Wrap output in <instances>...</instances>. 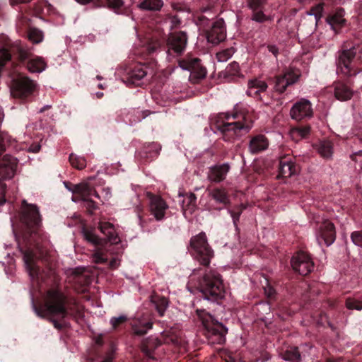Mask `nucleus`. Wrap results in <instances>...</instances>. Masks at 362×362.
<instances>
[{
    "instance_id": "1",
    "label": "nucleus",
    "mask_w": 362,
    "mask_h": 362,
    "mask_svg": "<svg viewBox=\"0 0 362 362\" xmlns=\"http://www.w3.org/2000/svg\"><path fill=\"white\" fill-rule=\"evenodd\" d=\"M67 297L59 286L49 288L43 296L42 310L35 308L36 313L41 317H48L54 327L61 329L65 327L64 319L71 315L67 308Z\"/></svg>"
},
{
    "instance_id": "2",
    "label": "nucleus",
    "mask_w": 362,
    "mask_h": 362,
    "mask_svg": "<svg viewBox=\"0 0 362 362\" xmlns=\"http://www.w3.org/2000/svg\"><path fill=\"white\" fill-rule=\"evenodd\" d=\"M226 121L218 126V129L226 141L233 142L247 134L253 127V120L248 110L236 106L231 113L223 114Z\"/></svg>"
},
{
    "instance_id": "3",
    "label": "nucleus",
    "mask_w": 362,
    "mask_h": 362,
    "mask_svg": "<svg viewBox=\"0 0 362 362\" xmlns=\"http://www.w3.org/2000/svg\"><path fill=\"white\" fill-rule=\"evenodd\" d=\"M198 288L204 296V300H215L224 294V286L221 276L214 270L205 272L198 284Z\"/></svg>"
},
{
    "instance_id": "4",
    "label": "nucleus",
    "mask_w": 362,
    "mask_h": 362,
    "mask_svg": "<svg viewBox=\"0 0 362 362\" xmlns=\"http://www.w3.org/2000/svg\"><path fill=\"white\" fill-rule=\"evenodd\" d=\"M197 314L206 329V336L209 342L213 344H223L228 329L204 310L197 309Z\"/></svg>"
},
{
    "instance_id": "5",
    "label": "nucleus",
    "mask_w": 362,
    "mask_h": 362,
    "mask_svg": "<svg viewBox=\"0 0 362 362\" xmlns=\"http://www.w3.org/2000/svg\"><path fill=\"white\" fill-rule=\"evenodd\" d=\"M189 251L200 264L209 266L214 252L208 243L206 233L201 232L191 238L189 241Z\"/></svg>"
},
{
    "instance_id": "6",
    "label": "nucleus",
    "mask_w": 362,
    "mask_h": 362,
    "mask_svg": "<svg viewBox=\"0 0 362 362\" xmlns=\"http://www.w3.org/2000/svg\"><path fill=\"white\" fill-rule=\"evenodd\" d=\"M21 221L30 230H35L42 225V218L39 208L35 204H28L25 200L22 202Z\"/></svg>"
},
{
    "instance_id": "7",
    "label": "nucleus",
    "mask_w": 362,
    "mask_h": 362,
    "mask_svg": "<svg viewBox=\"0 0 362 362\" xmlns=\"http://www.w3.org/2000/svg\"><path fill=\"white\" fill-rule=\"evenodd\" d=\"M179 64L182 69L190 72L189 79L194 83H198L206 75V69L202 65L201 61L198 58L187 57L180 61Z\"/></svg>"
},
{
    "instance_id": "8",
    "label": "nucleus",
    "mask_w": 362,
    "mask_h": 362,
    "mask_svg": "<svg viewBox=\"0 0 362 362\" xmlns=\"http://www.w3.org/2000/svg\"><path fill=\"white\" fill-rule=\"evenodd\" d=\"M35 88L34 81L28 76H19L13 80L11 93L15 98H25L30 95Z\"/></svg>"
},
{
    "instance_id": "9",
    "label": "nucleus",
    "mask_w": 362,
    "mask_h": 362,
    "mask_svg": "<svg viewBox=\"0 0 362 362\" xmlns=\"http://www.w3.org/2000/svg\"><path fill=\"white\" fill-rule=\"evenodd\" d=\"M317 240L320 245H331L335 240L336 231L334 224L329 220H323L317 224Z\"/></svg>"
},
{
    "instance_id": "10",
    "label": "nucleus",
    "mask_w": 362,
    "mask_h": 362,
    "mask_svg": "<svg viewBox=\"0 0 362 362\" xmlns=\"http://www.w3.org/2000/svg\"><path fill=\"white\" fill-rule=\"evenodd\" d=\"M72 192L74 197L72 198L73 201L76 202L78 199H81L84 202L88 203L89 207L95 209L96 206L93 202L90 200V197L94 196L95 197L100 199L98 193L87 182H81L78 185H75L72 189Z\"/></svg>"
},
{
    "instance_id": "11",
    "label": "nucleus",
    "mask_w": 362,
    "mask_h": 362,
    "mask_svg": "<svg viewBox=\"0 0 362 362\" xmlns=\"http://www.w3.org/2000/svg\"><path fill=\"white\" fill-rule=\"evenodd\" d=\"M291 266L294 271L303 276L310 273L314 268L311 258L305 252H298L292 257Z\"/></svg>"
},
{
    "instance_id": "12",
    "label": "nucleus",
    "mask_w": 362,
    "mask_h": 362,
    "mask_svg": "<svg viewBox=\"0 0 362 362\" xmlns=\"http://www.w3.org/2000/svg\"><path fill=\"white\" fill-rule=\"evenodd\" d=\"M300 76V71L296 69H289L284 74L277 76L275 78L274 89L276 91L282 93L288 86L296 83Z\"/></svg>"
},
{
    "instance_id": "13",
    "label": "nucleus",
    "mask_w": 362,
    "mask_h": 362,
    "mask_svg": "<svg viewBox=\"0 0 362 362\" xmlns=\"http://www.w3.org/2000/svg\"><path fill=\"white\" fill-rule=\"evenodd\" d=\"M187 35L185 31L171 33L167 40L168 52L177 54H182L187 47Z\"/></svg>"
},
{
    "instance_id": "14",
    "label": "nucleus",
    "mask_w": 362,
    "mask_h": 362,
    "mask_svg": "<svg viewBox=\"0 0 362 362\" xmlns=\"http://www.w3.org/2000/svg\"><path fill=\"white\" fill-rule=\"evenodd\" d=\"M356 54L355 47L344 50L339 57L337 62V73L346 76L355 74V71L351 66V61Z\"/></svg>"
},
{
    "instance_id": "15",
    "label": "nucleus",
    "mask_w": 362,
    "mask_h": 362,
    "mask_svg": "<svg viewBox=\"0 0 362 362\" xmlns=\"http://www.w3.org/2000/svg\"><path fill=\"white\" fill-rule=\"evenodd\" d=\"M291 117L298 121L313 116V109L310 102L306 99H301L296 102L291 109Z\"/></svg>"
},
{
    "instance_id": "16",
    "label": "nucleus",
    "mask_w": 362,
    "mask_h": 362,
    "mask_svg": "<svg viewBox=\"0 0 362 362\" xmlns=\"http://www.w3.org/2000/svg\"><path fill=\"white\" fill-rule=\"evenodd\" d=\"M226 28L222 19L214 21L211 28L206 31L207 41L213 45H218L226 38Z\"/></svg>"
},
{
    "instance_id": "17",
    "label": "nucleus",
    "mask_w": 362,
    "mask_h": 362,
    "mask_svg": "<svg viewBox=\"0 0 362 362\" xmlns=\"http://www.w3.org/2000/svg\"><path fill=\"white\" fill-rule=\"evenodd\" d=\"M269 146L268 138L262 134H257L250 136L248 151L252 154H257L266 151Z\"/></svg>"
},
{
    "instance_id": "18",
    "label": "nucleus",
    "mask_w": 362,
    "mask_h": 362,
    "mask_svg": "<svg viewBox=\"0 0 362 362\" xmlns=\"http://www.w3.org/2000/svg\"><path fill=\"white\" fill-rule=\"evenodd\" d=\"M149 209L152 215L157 221L162 220L165 214L168 206L159 196H150Z\"/></svg>"
},
{
    "instance_id": "19",
    "label": "nucleus",
    "mask_w": 362,
    "mask_h": 362,
    "mask_svg": "<svg viewBox=\"0 0 362 362\" xmlns=\"http://www.w3.org/2000/svg\"><path fill=\"white\" fill-rule=\"evenodd\" d=\"M23 254L24 263L30 276L33 279L37 278L40 274V268L36 264L37 255L35 252L32 249H27L23 252Z\"/></svg>"
},
{
    "instance_id": "20",
    "label": "nucleus",
    "mask_w": 362,
    "mask_h": 362,
    "mask_svg": "<svg viewBox=\"0 0 362 362\" xmlns=\"http://www.w3.org/2000/svg\"><path fill=\"white\" fill-rule=\"evenodd\" d=\"M17 165L16 159L6 155L0 160V178L11 179L14 176Z\"/></svg>"
},
{
    "instance_id": "21",
    "label": "nucleus",
    "mask_w": 362,
    "mask_h": 362,
    "mask_svg": "<svg viewBox=\"0 0 362 362\" xmlns=\"http://www.w3.org/2000/svg\"><path fill=\"white\" fill-rule=\"evenodd\" d=\"M296 173L297 167L291 157H284L280 159L278 177H290Z\"/></svg>"
},
{
    "instance_id": "22",
    "label": "nucleus",
    "mask_w": 362,
    "mask_h": 362,
    "mask_svg": "<svg viewBox=\"0 0 362 362\" xmlns=\"http://www.w3.org/2000/svg\"><path fill=\"white\" fill-rule=\"evenodd\" d=\"M229 170L230 166L227 163L215 165L210 168L208 173V179L211 182H220L225 180Z\"/></svg>"
},
{
    "instance_id": "23",
    "label": "nucleus",
    "mask_w": 362,
    "mask_h": 362,
    "mask_svg": "<svg viewBox=\"0 0 362 362\" xmlns=\"http://www.w3.org/2000/svg\"><path fill=\"white\" fill-rule=\"evenodd\" d=\"M99 228L101 233L107 237V240L112 244H117L120 242V239L113 224L109 222H100Z\"/></svg>"
},
{
    "instance_id": "24",
    "label": "nucleus",
    "mask_w": 362,
    "mask_h": 362,
    "mask_svg": "<svg viewBox=\"0 0 362 362\" xmlns=\"http://www.w3.org/2000/svg\"><path fill=\"white\" fill-rule=\"evenodd\" d=\"M134 333L136 335H144L146 334L148 330L152 328V322L150 320L144 316L141 318L136 319L132 324Z\"/></svg>"
},
{
    "instance_id": "25",
    "label": "nucleus",
    "mask_w": 362,
    "mask_h": 362,
    "mask_svg": "<svg viewBox=\"0 0 362 362\" xmlns=\"http://www.w3.org/2000/svg\"><path fill=\"white\" fill-rule=\"evenodd\" d=\"M344 16V9L340 8L337 10L327 18V21L328 23L335 33H337L345 24L346 20Z\"/></svg>"
},
{
    "instance_id": "26",
    "label": "nucleus",
    "mask_w": 362,
    "mask_h": 362,
    "mask_svg": "<svg viewBox=\"0 0 362 362\" xmlns=\"http://www.w3.org/2000/svg\"><path fill=\"white\" fill-rule=\"evenodd\" d=\"M25 66L30 73H41L45 70L47 64L42 57L33 56L26 62Z\"/></svg>"
},
{
    "instance_id": "27",
    "label": "nucleus",
    "mask_w": 362,
    "mask_h": 362,
    "mask_svg": "<svg viewBox=\"0 0 362 362\" xmlns=\"http://www.w3.org/2000/svg\"><path fill=\"white\" fill-rule=\"evenodd\" d=\"M334 95L339 100L345 101L351 98L352 90L342 82H337L334 84Z\"/></svg>"
},
{
    "instance_id": "28",
    "label": "nucleus",
    "mask_w": 362,
    "mask_h": 362,
    "mask_svg": "<svg viewBox=\"0 0 362 362\" xmlns=\"http://www.w3.org/2000/svg\"><path fill=\"white\" fill-rule=\"evenodd\" d=\"M247 86V93L250 96H255L259 93L265 91L267 88L266 82L257 78L250 80Z\"/></svg>"
},
{
    "instance_id": "29",
    "label": "nucleus",
    "mask_w": 362,
    "mask_h": 362,
    "mask_svg": "<svg viewBox=\"0 0 362 362\" xmlns=\"http://www.w3.org/2000/svg\"><path fill=\"white\" fill-rule=\"evenodd\" d=\"M148 73V69L145 64L136 65L129 74V81L132 83H136Z\"/></svg>"
},
{
    "instance_id": "30",
    "label": "nucleus",
    "mask_w": 362,
    "mask_h": 362,
    "mask_svg": "<svg viewBox=\"0 0 362 362\" xmlns=\"http://www.w3.org/2000/svg\"><path fill=\"white\" fill-rule=\"evenodd\" d=\"M196 200L197 197L194 193L187 194L182 202V208L184 214L188 211L189 214H192L196 208Z\"/></svg>"
},
{
    "instance_id": "31",
    "label": "nucleus",
    "mask_w": 362,
    "mask_h": 362,
    "mask_svg": "<svg viewBox=\"0 0 362 362\" xmlns=\"http://www.w3.org/2000/svg\"><path fill=\"white\" fill-rule=\"evenodd\" d=\"M209 195L218 203L227 204L229 202L227 192L223 188H215L209 192Z\"/></svg>"
},
{
    "instance_id": "32",
    "label": "nucleus",
    "mask_w": 362,
    "mask_h": 362,
    "mask_svg": "<svg viewBox=\"0 0 362 362\" xmlns=\"http://www.w3.org/2000/svg\"><path fill=\"white\" fill-rule=\"evenodd\" d=\"M163 6L162 0H141L139 7L142 10L159 11Z\"/></svg>"
},
{
    "instance_id": "33",
    "label": "nucleus",
    "mask_w": 362,
    "mask_h": 362,
    "mask_svg": "<svg viewBox=\"0 0 362 362\" xmlns=\"http://www.w3.org/2000/svg\"><path fill=\"white\" fill-rule=\"evenodd\" d=\"M317 150L319 154L325 158H329L332 156V145L329 141H320L317 145Z\"/></svg>"
},
{
    "instance_id": "34",
    "label": "nucleus",
    "mask_w": 362,
    "mask_h": 362,
    "mask_svg": "<svg viewBox=\"0 0 362 362\" xmlns=\"http://www.w3.org/2000/svg\"><path fill=\"white\" fill-rule=\"evenodd\" d=\"M310 130V127L293 128L290 131V135L293 140L298 141L305 138L309 134Z\"/></svg>"
},
{
    "instance_id": "35",
    "label": "nucleus",
    "mask_w": 362,
    "mask_h": 362,
    "mask_svg": "<svg viewBox=\"0 0 362 362\" xmlns=\"http://www.w3.org/2000/svg\"><path fill=\"white\" fill-rule=\"evenodd\" d=\"M69 161L73 167L78 170H82L86 166V160L85 158L78 156L74 153L69 156Z\"/></svg>"
},
{
    "instance_id": "36",
    "label": "nucleus",
    "mask_w": 362,
    "mask_h": 362,
    "mask_svg": "<svg viewBox=\"0 0 362 362\" xmlns=\"http://www.w3.org/2000/svg\"><path fill=\"white\" fill-rule=\"evenodd\" d=\"M283 358L285 361H300L301 359L298 347H291L286 350Z\"/></svg>"
},
{
    "instance_id": "37",
    "label": "nucleus",
    "mask_w": 362,
    "mask_h": 362,
    "mask_svg": "<svg viewBox=\"0 0 362 362\" xmlns=\"http://www.w3.org/2000/svg\"><path fill=\"white\" fill-rule=\"evenodd\" d=\"M235 53L233 47L226 48L216 53V59L219 62H225Z\"/></svg>"
},
{
    "instance_id": "38",
    "label": "nucleus",
    "mask_w": 362,
    "mask_h": 362,
    "mask_svg": "<svg viewBox=\"0 0 362 362\" xmlns=\"http://www.w3.org/2000/svg\"><path fill=\"white\" fill-rule=\"evenodd\" d=\"M226 73L228 76L243 77L240 73L239 64L236 62H233L227 66Z\"/></svg>"
},
{
    "instance_id": "39",
    "label": "nucleus",
    "mask_w": 362,
    "mask_h": 362,
    "mask_svg": "<svg viewBox=\"0 0 362 362\" xmlns=\"http://www.w3.org/2000/svg\"><path fill=\"white\" fill-rule=\"evenodd\" d=\"M28 39L33 43H39L42 40L43 34L37 28H30L28 33Z\"/></svg>"
},
{
    "instance_id": "40",
    "label": "nucleus",
    "mask_w": 362,
    "mask_h": 362,
    "mask_svg": "<svg viewBox=\"0 0 362 362\" xmlns=\"http://www.w3.org/2000/svg\"><path fill=\"white\" fill-rule=\"evenodd\" d=\"M82 233L85 240L88 242L92 243L94 245H98L100 244L101 240L92 231L83 229Z\"/></svg>"
},
{
    "instance_id": "41",
    "label": "nucleus",
    "mask_w": 362,
    "mask_h": 362,
    "mask_svg": "<svg viewBox=\"0 0 362 362\" xmlns=\"http://www.w3.org/2000/svg\"><path fill=\"white\" fill-rule=\"evenodd\" d=\"M346 307L349 310H362V300L354 298H349L346 300Z\"/></svg>"
},
{
    "instance_id": "42",
    "label": "nucleus",
    "mask_w": 362,
    "mask_h": 362,
    "mask_svg": "<svg viewBox=\"0 0 362 362\" xmlns=\"http://www.w3.org/2000/svg\"><path fill=\"white\" fill-rule=\"evenodd\" d=\"M11 141V136L6 132H0V155Z\"/></svg>"
},
{
    "instance_id": "43",
    "label": "nucleus",
    "mask_w": 362,
    "mask_h": 362,
    "mask_svg": "<svg viewBox=\"0 0 362 362\" xmlns=\"http://www.w3.org/2000/svg\"><path fill=\"white\" fill-rule=\"evenodd\" d=\"M168 302L165 298H160L156 302V309L160 316H163L166 308H168Z\"/></svg>"
},
{
    "instance_id": "44",
    "label": "nucleus",
    "mask_w": 362,
    "mask_h": 362,
    "mask_svg": "<svg viewBox=\"0 0 362 362\" xmlns=\"http://www.w3.org/2000/svg\"><path fill=\"white\" fill-rule=\"evenodd\" d=\"M323 5L324 4L322 3L315 5L309 11H308V14L309 16H314L316 19L320 18L323 11Z\"/></svg>"
},
{
    "instance_id": "45",
    "label": "nucleus",
    "mask_w": 362,
    "mask_h": 362,
    "mask_svg": "<svg viewBox=\"0 0 362 362\" xmlns=\"http://www.w3.org/2000/svg\"><path fill=\"white\" fill-rule=\"evenodd\" d=\"M127 320V317L126 315H122L117 317H113L110 319V324L112 327V329H117L118 327H119L121 325L126 322Z\"/></svg>"
},
{
    "instance_id": "46",
    "label": "nucleus",
    "mask_w": 362,
    "mask_h": 362,
    "mask_svg": "<svg viewBox=\"0 0 362 362\" xmlns=\"http://www.w3.org/2000/svg\"><path fill=\"white\" fill-rule=\"evenodd\" d=\"M351 238L354 245L362 247V230L353 232Z\"/></svg>"
},
{
    "instance_id": "47",
    "label": "nucleus",
    "mask_w": 362,
    "mask_h": 362,
    "mask_svg": "<svg viewBox=\"0 0 362 362\" xmlns=\"http://www.w3.org/2000/svg\"><path fill=\"white\" fill-rule=\"evenodd\" d=\"M164 342L167 344L172 343L173 344L178 345L180 344V340L177 335L173 334L170 335L167 332H165L163 334Z\"/></svg>"
},
{
    "instance_id": "48",
    "label": "nucleus",
    "mask_w": 362,
    "mask_h": 362,
    "mask_svg": "<svg viewBox=\"0 0 362 362\" xmlns=\"http://www.w3.org/2000/svg\"><path fill=\"white\" fill-rule=\"evenodd\" d=\"M265 2L266 0H248L249 6L253 11L260 9Z\"/></svg>"
},
{
    "instance_id": "49",
    "label": "nucleus",
    "mask_w": 362,
    "mask_h": 362,
    "mask_svg": "<svg viewBox=\"0 0 362 362\" xmlns=\"http://www.w3.org/2000/svg\"><path fill=\"white\" fill-rule=\"evenodd\" d=\"M253 11H254V13L252 17V19L253 21H255L259 23H262L267 20V16L263 13L262 11H259V10Z\"/></svg>"
},
{
    "instance_id": "50",
    "label": "nucleus",
    "mask_w": 362,
    "mask_h": 362,
    "mask_svg": "<svg viewBox=\"0 0 362 362\" xmlns=\"http://www.w3.org/2000/svg\"><path fill=\"white\" fill-rule=\"evenodd\" d=\"M107 6L112 9L120 8L123 6V0H105Z\"/></svg>"
},
{
    "instance_id": "51",
    "label": "nucleus",
    "mask_w": 362,
    "mask_h": 362,
    "mask_svg": "<svg viewBox=\"0 0 362 362\" xmlns=\"http://www.w3.org/2000/svg\"><path fill=\"white\" fill-rule=\"evenodd\" d=\"M93 259L94 262L97 264L105 263L107 261V258L104 256V255L99 250L96 251L93 255Z\"/></svg>"
},
{
    "instance_id": "52",
    "label": "nucleus",
    "mask_w": 362,
    "mask_h": 362,
    "mask_svg": "<svg viewBox=\"0 0 362 362\" xmlns=\"http://www.w3.org/2000/svg\"><path fill=\"white\" fill-rule=\"evenodd\" d=\"M160 47V43L158 41H151L146 47V50L148 54L153 53Z\"/></svg>"
},
{
    "instance_id": "53",
    "label": "nucleus",
    "mask_w": 362,
    "mask_h": 362,
    "mask_svg": "<svg viewBox=\"0 0 362 362\" xmlns=\"http://www.w3.org/2000/svg\"><path fill=\"white\" fill-rule=\"evenodd\" d=\"M169 20L171 29L178 28L180 26L181 20L177 16H171L169 17Z\"/></svg>"
},
{
    "instance_id": "54",
    "label": "nucleus",
    "mask_w": 362,
    "mask_h": 362,
    "mask_svg": "<svg viewBox=\"0 0 362 362\" xmlns=\"http://www.w3.org/2000/svg\"><path fill=\"white\" fill-rule=\"evenodd\" d=\"M151 344H153V342L152 341H148V342H144L141 345V349H142V351L146 355L148 356V357L150 358H152V352H151V350L150 349V346L151 345Z\"/></svg>"
},
{
    "instance_id": "55",
    "label": "nucleus",
    "mask_w": 362,
    "mask_h": 362,
    "mask_svg": "<svg viewBox=\"0 0 362 362\" xmlns=\"http://www.w3.org/2000/svg\"><path fill=\"white\" fill-rule=\"evenodd\" d=\"M229 213L233 218V223L235 226H237V223L239 221V218L240 216V211L235 212L234 211L230 210Z\"/></svg>"
},
{
    "instance_id": "56",
    "label": "nucleus",
    "mask_w": 362,
    "mask_h": 362,
    "mask_svg": "<svg viewBox=\"0 0 362 362\" xmlns=\"http://www.w3.org/2000/svg\"><path fill=\"white\" fill-rule=\"evenodd\" d=\"M264 293L268 298H272L274 296L275 291L272 286H268L264 288Z\"/></svg>"
},
{
    "instance_id": "57",
    "label": "nucleus",
    "mask_w": 362,
    "mask_h": 362,
    "mask_svg": "<svg viewBox=\"0 0 362 362\" xmlns=\"http://www.w3.org/2000/svg\"><path fill=\"white\" fill-rule=\"evenodd\" d=\"M267 49L269 52H271L272 54H274L275 57L277 56L279 53V49L276 45H269L267 46Z\"/></svg>"
},
{
    "instance_id": "58",
    "label": "nucleus",
    "mask_w": 362,
    "mask_h": 362,
    "mask_svg": "<svg viewBox=\"0 0 362 362\" xmlns=\"http://www.w3.org/2000/svg\"><path fill=\"white\" fill-rule=\"evenodd\" d=\"M40 145L38 144H32L29 148L28 151L32 153H37L40 150Z\"/></svg>"
},
{
    "instance_id": "59",
    "label": "nucleus",
    "mask_w": 362,
    "mask_h": 362,
    "mask_svg": "<svg viewBox=\"0 0 362 362\" xmlns=\"http://www.w3.org/2000/svg\"><path fill=\"white\" fill-rule=\"evenodd\" d=\"M83 271V269L76 268L73 272V274L76 276V278L80 279H81V276L80 275L82 274Z\"/></svg>"
},
{
    "instance_id": "60",
    "label": "nucleus",
    "mask_w": 362,
    "mask_h": 362,
    "mask_svg": "<svg viewBox=\"0 0 362 362\" xmlns=\"http://www.w3.org/2000/svg\"><path fill=\"white\" fill-rule=\"evenodd\" d=\"M199 271H201V269H194V270L192 272V274H191V275H190V276H189V281H190L191 282H192V281L195 279V277H196V276H197V273H199Z\"/></svg>"
},
{
    "instance_id": "61",
    "label": "nucleus",
    "mask_w": 362,
    "mask_h": 362,
    "mask_svg": "<svg viewBox=\"0 0 362 362\" xmlns=\"http://www.w3.org/2000/svg\"><path fill=\"white\" fill-rule=\"evenodd\" d=\"M103 192L105 194V198L107 199L110 197L111 196V192H110V189L109 188H105V189H103Z\"/></svg>"
},
{
    "instance_id": "62",
    "label": "nucleus",
    "mask_w": 362,
    "mask_h": 362,
    "mask_svg": "<svg viewBox=\"0 0 362 362\" xmlns=\"http://www.w3.org/2000/svg\"><path fill=\"white\" fill-rule=\"evenodd\" d=\"M119 265V263L116 259H113L110 262V267L112 268H116Z\"/></svg>"
},
{
    "instance_id": "63",
    "label": "nucleus",
    "mask_w": 362,
    "mask_h": 362,
    "mask_svg": "<svg viewBox=\"0 0 362 362\" xmlns=\"http://www.w3.org/2000/svg\"><path fill=\"white\" fill-rule=\"evenodd\" d=\"M113 357L112 354H109L103 362H112Z\"/></svg>"
},
{
    "instance_id": "64",
    "label": "nucleus",
    "mask_w": 362,
    "mask_h": 362,
    "mask_svg": "<svg viewBox=\"0 0 362 362\" xmlns=\"http://www.w3.org/2000/svg\"><path fill=\"white\" fill-rule=\"evenodd\" d=\"M76 1L81 4H86L89 3L91 0H76Z\"/></svg>"
}]
</instances>
